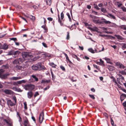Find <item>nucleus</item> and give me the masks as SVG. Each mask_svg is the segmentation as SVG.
Returning <instances> with one entry per match:
<instances>
[{
	"label": "nucleus",
	"instance_id": "nucleus-1",
	"mask_svg": "<svg viewBox=\"0 0 126 126\" xmlns=\"http://www.w3.org/2000/svg\"><path fill=\"white\" fill-rule=\"evenodd\" d=\"M32 68L34 70H40L43 69V67L42 66L41 63H39L32 65Z\"/></svg>",
	"mask_w": 126,
	"mask_h": 126
},
{
	"label": "nucleus",
	"instance_id": "nucleus-2",
	"mask_svg": "<svg viewBox=\"0 0 126 126\" xmlns=\"http://www.w3.org/2000/svg\"><path fill=\"white\" fill-rule=\"evenodd\" d=\"M24 88L26 90H32L34 89L35 87L34 85L31 84H29L25 85Z\"/></svg>",
	"mask_w": 126,
	"mask_h": 126
},
{
	"label": "nucleus",
	"instance_id": "nucleus-3",
	"mask_svg": "<svg viewBox=\"0 0 126 126\" xmlns=\"http://www.w3.org/2000/svg\"><path fill=\"white\" fill-rule=\"evenodd\" d=\"M31 56V55L29 54L28 53L24 52L22 54L23 59H22L23 60V62L25 60H27L30 59Z\"/></svg>",
	"mask_w": 126,
	"mask_h": 126
},
{
	"label": "nucleus",
	"instance_id": "nucleus-4",
	"mask_svg": "<svg viewBox=\"0 0 126 126\" xmlns=\"http://www.w3.org/2000/svg\"><path fill=\"white\" fill-rule=\"evenodd\" d=\"M23 60L21 58H19L18 59H16L13 62V63L14 64H16L20 63L23 62Z\"/></svg>",
	"mask_w": 126,
	"mask_h": 126
},
{
	"label": "nucleus",
	"instance_id": "nucleus-5",
	"mask_svg": "<svg viewBox=\"0 0 126 126\" xmlns=\"http://www.w3.org/2000/svg\"><path fill=\"white\" fill-rule=\"evenodd\" d=\"M4 92L6 94L9 95H12L14 93L12 91L9 89L5 90L4 91Z\"/></svg>",
	"mask_w": 126,
	"mask_h": 126
},
{
	"label": "nucleus",
	"instance_id": "nucleus-6",
	"mask_svg": "<svg viewBox=\"0 0 126 126\" xmlns=\"http://www.w3.org/2000/svg\"><path fill=\"white\" fill-rule=\"evenodd\" d=\"M44 119V113L42 112L40 114L39 117V122L40 123H41Z\"/></svg>",
	"mask_w": 126,
	"mask_h": 126
},
{
	"label": "nucleus",
	"instance_id": "nucleus-7",
	"mask_svg": "<svg viewBox=\"0 0 126 126\" xmlns=\"http://www.w3.org/2000/svg\"><path fill=\"white\" fill-rule=\"evenodd\" d=\"M108 15H105L107 17L110 18L111 19H116V17L114 15L110 13H108Z\"/></svg>",
	"mask_w": 126,
	"mask_h": 126
},
{
	"label": "nucleus",
	"instance_id": "nucleus-8",
	"mask_svg": "<svg viewBox=\"0 0 126 126\" xmlns=\"http://www.w3.org/2000/svg\"><path fill=\"white\" fill-rule=\"evenodd\" d=\"M7 103L8 106H14L15 105V104L13 103L11 100H7Z\"/></svg>",
	"mask_w": 126,
	"mask_h": 126
},
{
	"label": "nucleus",
	"instance_id": "nucleus-9",
	"mask_svg": "<svg viewBox=\"0 0 126 126\" xmlns=\"http://www.w3.org/2000/svg\"><path fill=\"white\" fill-rule=\"evenodd\" d=\"M116 64L121 69H124L125 67L122 64L120 63L117 62L116 63Z\"/></svg>",
	"mask_w": 126,
	"mask_h": 126
},
{
	"label": "nucleus",
	"instance_id": "nucleus-10",
	"mask_svg": "<svg viewBox=\"0 0 126 126\" xmlns=\"http://www.w3.org/2000/svg\"><path fill=\"white\" fill-rule=\"evenodd\" d=\"M8 48V46L7 45L4 44L3 45H1L0 43V49H2L6 50Z\"/></svg>",
	"mask_w": 126,
	"mask_h": 126
},
{
	"label": "nucleus",
	"instance_id": "nucleus-11",
	"mask_svg": "<svg viewBox=\"0 0 126 126\" xmlns=\"http://www.w3.org/2000/svg\"><path fill=\"white\" fill-rule=\"evenodd\" d=\"M33 93L31 91H30L27 93V96L28 98L30 99L33 96Z\"/></svg>",
	"mask_w": 126,
	"mask_h": 126
},
{
	"label": "nucleus",
	"instance_id": "nucleus-12",
	"mask_svg": "<svg viewBox=\"0 0 126 126\" xmlns=\"http://www.w3.org/2000/svg\"><path fill=\"white\" fill-rule=\"evenodd\" d=\"M3 121L6 123L7 125L9 126H12V125L11 123L10 120L9 119L7 120L4 119L3 120Z\"/></svg>",
	"mask_w": 126,
	"mask_h": 126
},
{
	"label": "nucleus",
	"instance_id": "nucleus-13",
	"mask_svg": "<svg viewBox=\"0 0 126 126\" xmlns=\"http://www.w3.org/2000/svg\"><path fill=\"white\" fill-rule=\"evenodd\" d=\"M88 28L89 30L92 32H97L98 31V29L96 27H94L93 28L89 27Z\"/></svg>",
	"mask_w": 126,
	"mask_h": 126
},
{
	"label": "nucleus",
	"instance_id": "nucleus-14",
	"mask_svg": "<svg viewBox=\"0 0 126 126\" xmlns=\"http://www.w3.org/2000/svg\"><path fill=\"white\" fill-rule=\"evenodd\" d=\"M24 126H30L29 122L27 119L24 120Z\"/></svg>",
	"mask_w": 126,
	"mask_h": 126
},
{
	"label": "nucleus",
	"instance_id": "nucleus-15",
	"mask_svg": "<svg viewBox=\"0 0 126 126\" xmlns=\"http://www.w3.org/2000/svg\"><path fill=\"white\" fill-rule=\"evenodd\" d=\"M100 62H96V63L100 65H101L102 66H104V61H103L101 59L99 60Z\"/></svg>",
	"mask_w": 126,
	"mask_h": 126
},
{
	"label": "nucleus",
	"instance_id": "nucleus-16",
	"mask_svg": "<svg viewBox=\"0 0 126 126\" xmlns=\"http://www.w3.org/2000/svg\"><path fill=\"white\" fill-rule=\"evenodd\" d=\"M20 53V52L18 51H13V55H14V56H13V57L14 58H16Z\"/></svg>",
	"mask_w": 126,
	"mask_h": 126
},
{
	"label": "nucleus",
	"instance_id": "nucleus-17",
	"mask_svg": "<svg viewBox=\"0 0 126 126\" xmlns=\"http://www.w3.org/2000/svg\"><path fill=\"white\" fill-rule=\"evenodd\" d=\"M108 69L110 71H113L114 70V66L111 65H109L108 66Z\"/></svg>",
	"mask_w": 126,
	"mask_h": 126
},
{
	"label": "nucleus",
	"instance_id": "nucleus-18",
	"mask_svg": "<svg viewBox=\"0 0 126 126\" xmlns=\"http://www.w3.org/2000/svg\"><path fill=\"white\" fill-rule=\"evenodd\" d=\"M21 78L20 77H13L10 78V79L11 80H16L21 79Z\"/></svg>",
	"mask_w": 126,
	"mask_h": 126
},
{
	"label": "nucleus",
	"instance_id": "nucleus-19",
	"mask_svg": "<svg viewBox=\"0 0 126 126\" xmlns=\"http://www.w3.org/2000/svg\"><path fill=\"white\" fill-rule=\"evenodd\" d=\"M17 117L19 119V122H21L22 121V118L20 116L19 113L17 112Z\"/></svg>",
	"mask_w": 126,
	"mask_h": 126
},
{
	"label": "nucleus",
	"instance_id": "nucleus-20",
	"mask_svg": "<svg viewBox=\"0 0 126 126\" xmlns=\"http://www.w3.org/2000/svg\"><path fill=\"white\" fill-rule=\"evenodd\" d=\"M119 73L123 75H126V69L124 70L120 71L119 72Z\"/></svg>",
	"mask_w": 126,
	"mask_h": 126
},
{
	"label": "nucleus",
	"instance_id": "nucleus-21",
	"mask_svg": "<svg viewBox=\"0 0 126 126\" xmlns=\"http://www.w3.org/2000/svg\"><path fill=\"white\" fill-rule=\"evenodd\" d=\"M50 81V80H42L41 82V83H47Z\"/></svg>",
	"mask_w": 126,
	"mask_h": 126
},
{
	"label": "nucleus",
	"instance_id": "nucleus-22",
	"mask_svg": "<svg viewBox=\"0 0 126 126\" xmlns=\"http://www.w3.org/2000/svg\"><path fill=\"white\" fill-rule=\"evenodd\" d=\"M16 69L19 70H22L23 69L22 66L19 65H17L16 67Z\"/></svg>",
	"mask_w": 126,
	"mask_h": 126
},
{
	"label": "nucleus",
	"instance_id": "nucleus-23",
	"mask_svg": "<svg viewBox=\"0 0 126 126\" xmlns=\"http://www.w3.org/2000/svg\"><path fill=\"white\" fill-rule=\"evenodd\" d=\"M105 59L107 63L110 64H112V63L110 61V59L107 58H105Z\"/></svg>",
	"mask_w": 126,
	"mask_h": 126
},
{
	"label": "nucleus",
	"instance_id": "nucleus-24",
	"mask_svg": "<svg viewBox=\"0 0 126 126\" xmlns=\"http://www.w3.org/2000/svg\"><path fill=\"white\" fill-rule=\"evenodd\" d=\"M27 17L30 18V19L34 21L35 19V17L34 16L30 15L27 16Z\"/></svg>",
	"mask_w": 126,
	"mask_h": 126
},
{
	"label": "nucleus",
	"instance_id": "nucleus-25",
	"mask_svg": "<svg viewBox=\"0 0 126 126\" xmlns=\"http://www.w3.org/2000/svg\"><path fill=\"white\" fill-rule=\"evenodd\" d=\"M49 64L54 68H56V67L57 66V65L54 64L53 63H49Z\"/></svg>",
	"mask_w": 126,
	"mask_h": 126
},
{
	"label": "nucleus",
	"instance_id": "nucleus-26",
	"mask_svg": "<svg viewBox=\"0 0 126 126\" xmlns=\"http://www.w3.org/2000/svg\"><path fill=\"white\" fill-rule=\"evenodd\" d=\"M114 36L116 37L118 39L122 40L123 39L122 37L119 35H115Z\"/></svg>",
	"mask_w": 126,
	"mask_h": 126
},
{
	"label": "nucleus",
	"instance_id": "nucleus-27",
	"mask_svg": "<svg viewBox=\"0 0 126 126\" xmlns=\"http://www.w3.org/2000/svg\"><path fill=\"white\" fill-rule=\"evenodd\" d=\"M124 94H122L120 96V99L121 101L122 102L125 99V96L124 95Z\"/></svg>",
	"mask_w": 126,
	"mask_h": 126
},
{
	"label": "nucleus",
	"instance_id": "nucleus-28",
	"mask_svg": "<svg viewBox=\"0 0 126 126\" xmlns=\"http://www.w3.org/2000/svg\"><path fill=\"white\" fill-rule=\"evenodd\" d=\"M122 48L123 50H124L126 48V44L123 43L122 44Z\"/></svg>",
	"mask_w": 126,
	"mask_h": 126
},
{
	"label": "nucleus",
	"instance_id": "nucleus-29",
	"mask_svg": "<svg viewBox=\"0 0 126 126\" xmlns=\"http://www.w3.org/2000/svg\"><path fill=\"white\" fill-rule=\"evenodd\" d=\"M88 50L89 51L93 53H94L96 52V50H94L92 48H89L88 49Z\"/></svg>",
	"mask_w": 126,
	"mask_h": 126
},
{
	"label": "nucleus",
	"instance_id": "nucleus-30",
	"mask_svg": "<svg viewBox=\"0 0 126 126\" xmlns=\"http://www.w3.org/2000/svg\"><path fill=\"white\" fill-rule=\"evenodd\" d=\"M120 27L122 29L126 30V25H121L120 26Z\"/></svg>",
	"mask_w": 126,
	"mask_h": 126
},
{
	"label": "nucleus",
	"instance_id": "nucleus-31",
	"mask_svg": "<svg viewBox=\"0 0 126 126\" xmlns=\"http://www.w3.org/2000/svg\"><path fill=\"white\" fill-rule=\"evenodd\" d=\"M9 74H6L5 75H0V78H1L2 79H4L5 78V76L6 75V76L9 75Z\"/></svg>",
	"mask_w": 126,
	"mask_h": 126
},
{
	"label": "nucleus",
	"instance_id": "nucleus-32",
	"mask_svg": "<svg viewBox=\"0 0 126 126\" xmlns=\"http://www.w3.org/2000/svg\"><path fill=\"white\" fill-rule=\"evenodd\" d=\"M46 1L47 4L50 5L51 3V0H46Z\"/></svg>",
	"mask_w": 126,
	"mask_h": 126
},
{
	"label": "nucleus",
	"instance_id": "nucleus-33",
	"mask_svg": "<svg viewBox=\"0 0 126 126\" xmlns=\"http://www.w3.org/2000/svg\"><path fill=\"white\" fill-rule=\"evenodd\" d=\"M58 21L60 23L61 26H62L63 25V23H62V21L60 19L59 15H58Z\"/></svg>",
	"mask_w": 126,
	"mask_h": 126
},
{
	"label": "nucleus",
	"instance_id": "nucleus-34",
	"mask_svg": "<svg viewBox=\"0 0 126 126\" xmlns=\"http://www.w3.org/2000/svg\"><path fill=\"white\" fill-rule=\"evenodd\" d=\"M32 77L36 81H37L38 80V79L37 78L36 76L34 75H32Z\"/></svg>",
	"mask_w": 126,
	"mask_h": 126
},
{
	"label": "nucleus",
	"instance_id": "nucleus-35",
	"mask_svg": "<svg viewBox=\"0 0 126 126\" xmlns=\"http://www.w3.org/2000/svg\"><path fill=\"white\" fill-rule=\"evenodd\" d=\"M116 5H117L118 7H120L122 5V4L118 2L116 3Z\"/></svg>",
	"mask_w": 126,
	"mask_h": 126
},
{
	"label": "nucleus",
	"instance_id": "nucleus-36",
	"mask_svg": "<svg viewBox=\"0 0 126 126\" xmlns=\"http://www.w3.org/2000/svg\"><path fill=\"white\" fill-rule=\"evenodd\" d=\"M103 22L105 24H110L111 23V22L109 21H107L106 20V21H103Z\"/></svg>",
	"mask_w": 126,
	"mask_h": 126
},
{
	"label": "nucleus",
	"instance_id": "nucleus-37",
	"mask_svg": "<svg viewBox=\"0 0 126 126\" xmlns=\"http://www.w3.org/2000/svg\"><path fill=\"white\" fill-rule=\"evenodd\" d=\"M89 16L92 18V20L93 19L97 18V17L92 15H90Z\"/></svg>",
	"mask_w": 126,
	"mask_h": 126
},
{
	"label": "nucleus",
	"instance_id": "nucleus-38",
	"mask_svg": "<svg viewBox=\"0 0 126 126\" xmlns=\"http://www.w3.org/2000/svg\"><path fill=\"white\" fill-rule=\"evenodd\" d=\"M101 11L102 12L104 13H107V12L106 10L104 8H101Z\"/></svg>",
	"mask_w": 126,
	"mask_h": 126
},
{
	"label": "nucleus",
	"instance_id": "nucleus-39",
	"mask_svg": "<svg viewBox=\"0 0 126 126\" xmlns=\"http://www.w3.org/2000/svg\"><path fill=\"white\" fill-rule=\"evenodd\" d=\"M66 15L68 16V18L69 19V20L70 21H71V17H70V15L69 13H66Z\"/></svg>",
	"mask_w": 126,
	"mask_h": 126
},
{
	"label": "nucleus",
	"instance_id": "nucleus-40",
	"mask_svg": "<svg viewBox=\"0 0 126 126\" xmlns=\"http://www.w3.org/2000/svg\"><path fill=\"white\" fill-rule=\"evenodd\" d=\"M13 51H11L8 52V53L7 54V55H13Z\"/></svg>",
	"mask_w": 126,
	"mask_h": 126
},
{
	"label": "nucleus",
	"instance_id": "nucleus-41",
	"mask_svg": "<svg viewBox=\"0 0 126 126\" xmlns=\"http://www.w3.org/2000/svg\"><path fill=\"white\" fill-rule=\"evenodd\" d=\"M94 8L98 10H99L100 9V8L98 7V6L96 5L95 4H94Z\"/></svg>",
	"mask_w": 126,
	"mask_h": 126
},
{
	"label": "nucleus",
	"instance_id": "nucleus-42",
	"mask_svg": "<svg viewBox=\"0 0 126 126\" xmlns=\"http://www.w3.org/2000/svg\"><path fill=\"white\" fill-rule=\"evenodd\" d=\"M44 54L45 55V57H50L51 56L50 54H47L46 53Z\"/></svg>",
	"mask_w": 126,
	"mask_h": 126
},
{
	"label": "nucleus",
	"instance_id": "nucleus-43",
	"mask_svg": "<svg viewBox=\"0 0 126 126\" xmlns=\"http://www.w3.org/2000/svg\"><path fill=\"white\" fill-rule=\"evenodd\" d=\"M24 109L25 110H27V104L26 102H25L24 103Z\"/></svg>",
	"mask_w": 126,
	"mask_h": 126
},
{
	"label": "nucleus",
	"instance_id": "nucleus-44",
	"mask_svg": "<svg viewBox=\"0 0 126 126\" xmlns=\"http://www.w3.org/2000/svg\"><path fill=\"white\" fill-rule=\"evenodd\" d=\"M92 13H93L94 14L96 15H99L98 14V13L97 12H96L95 11L92 10Z\"/></svg>",
	"mask_w": 126,
	"mask_h": 126
},
{
	"label": "nucleus",
	"instance_id": "nucleus-45",
	"mask_svg": "<svg viewBox=\"0 0 126 126\" xmlns=\"http://www.w3.org/2000/svg\"><path fill=\"white\" fill-rule=\"evenodd\" d=\"M121 9L123 11L126 12V8L124 6H122L121 7Z\"/></svg>",
	"mask_w": 126,
	"mask_h": 126
},
{
	"label": "nucleus",
	"instance_id": "nucleus-46",
	"mask_svg": "<svg viewBox=\"0 0 126 126\" xmlns=\"http://www.w3.org/2000/svg\"><path fill=\"white\" fill-rule=\"evenodd\" d=\"M61 19L63 20L64 18V14L63 12H62L61 13Z\"/></svg>",
	"mask_w": 126,
	"mask_h": 126
},
{
	"label": "nucleus",
	"instance_id": "nucleus-47",
	"mask_svg": "<svg viewBox=\"0 0 126 126\" xmlns=\"http://www.w3.org/2000/svg\"><path fill=\"white\" fill-rule=\"evenodd\" d=\"M67 34L66 37V39L67 40H69V32H67Z\"/></svg>",
	"mask_w": 126,
	"mask_h": 126
},
{
	"label": "nucleus",
	"instance_id": "nucleus-48",
	"mask_svg": "<svg viewBox=\"0 0 126 126\" xmlns=\"http://www.w3.org/2000/svg\"><path fill=\"white\" fill-rule=\"evenodd\" d=\"M2 67L5 69H7L8 68V66L7 64L5 65H4L2 66Z\"/></svg>",
	"mask_w": 126,
	"mask_h": 126
},
{
	"label": "nucleus",
	"instance_id": "nucleus-49",
	"mask_svg": "<svg viewBox=\"0 0 126 126\" xmlns=\"http://www.w3.org/2000/svg\"><path fill=\"white\" fill-rule=\"evenodd\" d=\"M10 39L11 40H13V41H15H15H17V39L16 38H10Z\"/></svg>",
	"mask_w": 126,
	"mask_h": 126
},
{
	"label": "nucleus",
	"instance_id": "nucleus-50",
	"mask_svg": "<svg viewBox=\"0 0 126 126\" xmlns=\"http://www.w3.org/2000/svg\"><path fill=\"white\" fill-rule=\"evenodd\" d=\"M43 45L45 47L47 48V45L45 43L43 42L42 43Z\"/></svg>",
	"mask_w": 126,
	"mask_h": 126
},
{
	"label": "nucleus",
	"instance_id": "nucleus-51",
	"mask_svg": "<svg viewBox=\"0 0 126 126\" xmlns=\"http://www.w3.org/2000/svg\"><path fill=\"white\" fill-rule=\"evenodd\" d=\"M93 22L95 23H98L99 22L98 20H96L94 19H93Z\"/></svg>",
	"mask_w": 126,
	"mask_h": 126
},
{
	"label": "nucleus",
	"instance_id": "nucleus-52",
	"mask_svg": "<svg viewBox=\"0 0 126 126\" xmlns=\"http://www.w3.org/2000/svg\"><path fill=\"white\" fill-rule=\"evenodd\" d=\"M66 59L70 63H71L72 62L69 59L68 56L66 57Z\"/></svg>",
	"mask_w": 126,
	"mask_h": 126
},
{
	"label": "nucleus",
	"instance_id": "nucleus-53",
	"mask_svg": "<svg viewBox=\"0 0 126 126\" xmlns=\"http://www.w3.org/2000/svg\"><path fill=\"white\" fill-rule=\"evenodd\" d=\"M4 72V70L2 69H0V75H1Z\"/></svg>",
	"mask_w": 126,
	"mask_h": 126
},
{
	"label": "nucleus",
	"instance_id": "nucleus-54",
	"mask_svg": "<svg viewBox=\"0 0 126 126\" xmlns=\"http://www.w3.org/2000/svg\"><path fill=\"white\" fill-rule=\"evenodd\" d=\"M110 121L111 122V124L113 126L114 125V123L113 121V120H112V118H110Z\"/></svg>",
	"mask_w": 126,
	"mask_h": 126
},
{
	"label": "nucleus",
	"instance_id": "nucleus-55",
	"mask_svg": "<svg viewBox=\"0 0 126 126\" xmlns=\"http://www.w3.org/2000/svg\"><path fill=\"white\" fill-rule=\"evenodd\" d=\"M39 94L38 92H35V94H34V97H35L39 95Z\"/></svg>",
	"mask_w": 126,
	"mask_h": 126
},
{
	"label": "nucleus",
	"instance_id": "nucleus-56",
	"mask_svg": "<svg viewBox=\"0 0 126 126\" xmlns=\"http://www.w3.org/2000/svg\"><path fill=\"white\" fill-rule=\"evenodd\" d=\"M89 96H90V97H91V98H92L93 99H94L95 98L94 95H93L89 94Z\"/></svg>",
	"mask_w": 126,
	"mask_h": 126
},
{
	"label": "nucleus",
	"instance_id": "nucleus-57",
	"mask_svg": "<svg viewBox=\"0 0 126 126\" xmlns=\"http://www.w3.org/2000/svg\"><path fill=\"white\" fill-rule=\"evenodd\" d=\"M104 115L106 117L108 118V114L106 112H104L103 113Z\"/></svg>",
	"mask_w": 126,
	"mask_h": 126
},
{
	"label": "nucleus",
	"instance_id": "nucleus-58",
	"mask_svg": "<svg viewBox=\"0 0 126 126\" xmlns=\"http://www.w3.org/2000/svg\"><path fill=\"white\" fill-rule=\"evenodd\" d=\"M23 91V90H22L21 89L19 88H17V91H16L18 92H21Z\"/></svg>",
	"mask_w": 126,
	"mask_h": 126
},
{
	"label": "nucleus",
	"instance_id": "nucleus-59",
	"mask_svg": "<svg viewBox=\"0 0 126 126\" xmlns=\"http://www.w3.org/2000/svg\"><path fill=\"white\" fill-rule=\"evenodd\" d=\"M94 67L96 68V69H99V67L98 66H97L95 64H94L93 65Z\"/></svg>",
	"mask_w": 126,
	"mask_h": 126
},
{
	"label": "nucleus",
	"instance_id": "nucleus-60",
	"mask_svg": "<svg viewBox=\"0 0 126 126\" xmlns=\"http://www.w3.org/2000/svg\"><path fill=\"white\" fill-rule=\"evenodd\" d=\"M60 67L61 69L63 71H64L65 70L64 67L62 66H61Z\"/></svg>",
	"mask_w": 126,
	"mask_h": 126
},
{
	"label": "nucleus",
	"instance_id": "nucleus-61",
	"mask_svg": "<svg viewBox=\"0 0 126 126\" xmlns=\"http://www.w3.org/2000/svg\"><path fill=\"white\" fill-rule=\"evenodd\" d=\"M112 25H111V26L112 27H115L116 26V24L114 23H112Z\"/></svg>",
	"mask_w": 126,
	"mask_h": 126
},
{
	"label": "nucleus",
	"instance_id": "nucleus-62",
	"mask_svg": "<svg viewBox=\"0 0 126 126\" xmlns=\"http://www.w3.org/2000/svg\"><path fill=\"white\" fill-rule=\"evenodd\" d=\"M50 87V86H47L46 88H44V91H46Z\"/></svg>",
	"mask_w": 126,
	"mask_h": 126
},
{
	"label": "nucleus",
	"instance_id": "nucleus-63",
	"mask_svg": "<svg viewBox=\"0 0 126 126\" xmlns=\"http://www.w3.org/2000/svg\"><path fill=\"white\" fill-rule=\"evenodd\" d=\"M98 6L100 7H102L103 6V4L102 3L99 4Z\"/></svg>",
	"mask_w": 126,
	"mask_h": 126
},
{
	"label": "nucleus",
	"instance_id": "nucleus-64",
	"mask_svg": "<svg viewBox=\"0 0 126 126\" xmlns=\"http://www.w3.org/2000/svg\"><path fill=\"white\" fill-rule=\"evenodd\" d=\"M51 76H52V77L53 78H55V77L54 75H53V72H52V71H51Z\"/></svg>",
	"mask_w": 126,
	"mask_h": 126
}]
</instances>
